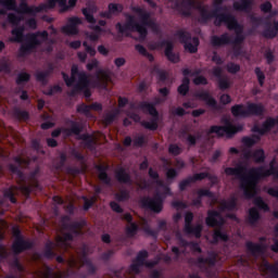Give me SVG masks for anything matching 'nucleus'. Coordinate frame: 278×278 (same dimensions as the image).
<instances>
[{
    "mask_svg": "<svg viewBox=\"0 0 278 278\" xmlns=\"http://www.w3.org/2000/svg\"><path fill=\"white\" fill-rule=\"evenodd\" d=\"M81 93H84L86 99H90V97H92V91L90 90V76H88L86 72H81L79 74L78 83L74 85L68 96L77 97V94Z\"/></svg>",
    "mask_w": 278,
    "mask_h": 278,
    "instance_id": "nucleus-13",
    "label": "nucleus"
},
{
    "mask_svg": "<svg viewBox=\"0 0 278 278\" xmlns=\"http://www.w3.org/2000/svg\"><path fill=\"white\" fill-rule=\"evenodd\" d=\"M147 137H144V135H140L134 139L132 146L137 149H142V147L147 144Z\"/></svg>",
    "mask_w": 278,
    "mask_h": 278,
    "instance_id": "nucleus-59",
    "label": "nucleus"
},
{
    "mask_svg": "<svg viewBox=\"0 0 278 278\" xmlns=\"http://www.w3.org/2000/svg\"><path fill=\"white\" fill-rule=\"evenodd\" d=\"M53 71H55V65L53 63H48V68L46 71H40L35 74L36 81L48 84L50 75H53Z\"/></svg>",
    "mask_w": 278,
    "mask_h": 278,
    "instance_id": "nucleus-30",
    "label": "nucleus"
},
{
    "mask_svg": "<svg viewBox=\"0 0 278 278\" xmlns=\"http://www.w3.org/2000/svg\"><path fill=\"white\" fill-rule=\"evenodd\" d=\"M201 73H203V71L201 68H198L193 72L190 68H184L182 70L184 77H189V76L190 77H201Z\"/></svg>",
    "mask_w": 278,
    "mask_h": 278,
    "instance_id": "nucleus-61",
    "label": "nucleus"
},
{
    "mask_svg": "<svg viewBox=\"0 0 278 278\" xmlns=\"http://www.w3.org/2000/svg\"><path fill=\"white\" fill-rule=\"evenodd\" d=\"M31 75L27 72H21L17 74V77L15 79V84L17 86H25V84H28L30 81Z\"/></svg>",
    "mask_w": 278,
    "mask_h": 278,
    "instance_id": "nucleus-45",
    "label": "nucleus"
},
{
    "mask_svg": "<svg viewBox=\"0 0 278 278\" xmlns=\"http://www.w3.org/2000/svg\"><path fill=\"white\" fill-rule=\"evenodd\" d=\"M261 218H262V215L260 214V211H257V207H251L249 210V214H248L249 225H251L252 227L257 225V223H260Z\"/></svg>",
    "mask_w": 278,
    "mask_h": 278,
    "instance_id": "nucleus-38",
    "label": "nucleus"
},
{
    "mask_svg": "<svg viewBox=\"0 0 278 278\" xmlns=\"http://www.w3.org/2000/svg\"><path fill=\"white\" fill-rule=\"evenodd\" d=\"M180 138H185L188 147H195L197 146V141L199 140V137H197L194 135H190L186 130H184L181 132Z\"/></svg>",
    "mask_w": 278,
    "mask_h": 278,
    "instance_id": "nucleus-47",
    "label": "nucleus"
},
{
    "mask_svg": "<svg viewBox=\"0 0 278 278\" xmlns=\"http://www.w3.org/2000/svg\"><path fill=\"white\" fill-rule=\"evenodd\" d=\"M79 140L85 142L87 149H92L94 147V137L90 134H83L79 136Z\"/></svg>",
    "mask_w": 278,
    "mask_h": 278,
    "instance_id": "nucleus-51",
    "label": "nucleus"
},
{
    "mask_svg": "<svg viewBox=\"0 0 278 278\" xmlns=\"http://www.w3.org/2000/svg\"><path fill=\"white\" fill-rule=\"evenodd\" d=\"M198 266H203V264H207V266H216V254L211 253L207 257L200 256L197 258Z\"/></svg>",
    "mask_w": 278,
    "mask_h": 278,
    "instance_id": "nucleus-41",
    "label": "nucleus"
},
{
    "mask_svg": "<svg viewBox=\"0 0 278 278\" xmlns=\"http://www.w3.org/2000/svg\"><path fill=\"white\" fill-rule=\"evenodd\" d=\"M67 0H47L45 5V11L47 10H53L55 5H59L61 8V12H68V4H66Z\"/></svg>",
    "mask_w": 278,
    "mask_h": 278,
    "instance_id": "nucleus-32",
    "label": "nucleus"
},
{
    "mask_svg": "<svg viewBox=\"0 0 278 278\" xmlns=\"http://www.w3.org/2000/svg\"><path fill=\"white\" fill-rule=\"evenodd\" d=\"M244 129V126L242 124L233 125L229 119H225L224 126L213 125L211 126L208 134H216L218 138H223V136H226L228 138H233L236 134L242 131Z\"/></svg>",
    "mask_w": 278,
    "mask_h": 278,
    "instance_id": "nucleus-11",
    "label": "nucleus"
},
{
    "mask_svg": "<svg viewBox=\"0 0 278 278\" xmlns=\"http://www.w3.org/2000/svg\"><path fill=\"white\" fill-rule=\"evenodd\" d=\"M164 193L156 191L153 198L147 197L142 200V205L147 210L154 212V214H160L164 210Z\"/></svg>",
    "mask_w": 278,
    "mask_h": 278,
    "instance_id": "nucleus-14",
    "label": "nucleus"
},
{
    "mask_svg": "<svg viewBox=\"0 0 278 278\" xmlns=\"http://www.w3.org/2000/svg\"><path fill=\"white\" fill-rule=\"evenodd\" d=\"M18 186H20L21 192H23V194H25V197H29V194H31V192L34 191L33 186L25 185V181L18 180Z\"/></svg>",
    "mask_w": 278,
    "mask_h": 278,
    "instance_id": "nucleus-60",
    "label": "nucleus"
},
{
    "mask_svg": "<svg viewBox=\"0 0 278 278\" xmlns=\"http://www.w3.org/2000/svg\"><path fill=\"white\" fill-rule=\"evenodd\" d=\"M275 159L269 163V169L264 166L247 168L244 165H237L236 167H226L224 173L227 177H236L240 181V189L245 199H253L255 197L254 190L260 182V179L274 176L278 179V170L275 167Z\"/></svg>",
    "mask_w": 278,
    "mask_h": 278,
    "instance_id": "nucleus-1",
    "label": "nucleus"
},
{
    "mask_svg": "<svg viewBox=\"0 0 278 278\" xmlns=\"http://www.w3.org/2000/svg\"><path fill=\"white\" fill-rule=\"evenodd\" d=\"M13 116L17 119V121H23L24 123L29 121V112L27 111H23L21 109H14L13 111Z\"/></svg>",
    "mask_w": 278,
    "mask_h": 278,
    "instance_id": "nucleus-49",
    "label": "nucleus"
},
{
    "mask_svg": "<svg viewBox=\"0 0 278 278\" xmlns=\"http://www.w3.org/2000/svg\"><path fill=\"white\" fill-rule=\"evenodd\" d=\"M197 5H199L197 0H181L180 2L176 1L173 8L176 12L180 13L181 16L190 17L192 16V10H197Z\"/></svg>",
    "mask_w": 278,
    "mask_h": 278,
    "instance_id": "nucleus-16",
    "label": "nucleus"
},
{
    "mask_svg": "<svg viewBox=\"0 0 278 278\" xmlns=\"http://www.w3.org/2000/svg\"><path fill=\"white\" fill-rule=\"evenodd\" d=\"M230 112L235 118H250V116H264L266 108L262 103L249 102L247 109L244 104H235Z\"/></svg>",
    "mask_w": 278,
    "mask_h": 278,
    "instance_id": "nucleus-7",
    "label": "nucleus"
},
{
    "mask_svg": "<svg viewBox=\"0 0 278 278\" xmlns=\"http://www.w3.org/2000/svg\"><path fill=\"white\" fill-rule=\"evenodd\" d=\"M7 18L8 23H10V25H12L13 27H20L18 25H21V23L25 21V17H23V15H16V13H9Z\"/></svg>",
    "mask_w": 278,
    "mask_h": 278,
    "instance_id": "nucleus-44",
    "label": "nucleus"
},
{
    "mask_svg": "<svg viewBox=\"0 0 278 278\" xmlns=\"http://www.w3.org/2000/svg\"><path fill=\"white\" fill-rule=\"evenodd\" d=\"M264 268L267 269L269 273H273L270 278H278V266L273 265L268 262L264 264Z\"/></svg>",
    "mask_w": 278,
    "mask_h": 278,
    "instance_id": "nucleus-63",
    "label": "nucleus"
},
{
    "mask_svg": "<svg viewBox=\"0 0 278 278\" xmlns=\"http://www.w3.org/2000/svg\"><path fill=\"white\" fill-rule=\"evenodd\" d=\"M195 10H198V12L200 13L198 22L201 25H207V23H210V21H212L214 11L210 12V10H207V7H204L203 4H201L199 2L195 7Z\"/></svg>",
    "mask_w": 278,
    "mask_h": 278,
    "instance_id": "nucleus-28",
    "label": "nucleus"
},
{
    "mask_svg": "<svg viewBox=\"0 0 278 278\" xmlns=\"http://www.w3.org/2000/svg\"><path fill=\"white\" fill-rule=\"evenodd\" d=\"M131 11L135 12V14H138V16L140 17L139 25H142L144 29H147V27H151V29L157 28V24L153 20H151L150 12L140 7H132Z\"/></svg>",
    "mask_w": 278,
    "mask_h": 278,
    "instance_id": "nucleus-17",
    "label": "nucleus"
},
{
    "mask_svg": "<svg viewBox=\"0 0 278 278\" xmlns=\"http://www.w3.org/2000/svg\"><path fill=\"white\" fill-rule=\"evenodd\" d=\"M115 28L117 29L118 34H124L126 38H131V33L129 31H137L142 40L149 36V30L140 25V23L136 22V17L131 14H126V23L122 24L118 22L115 25Z\"/></svg>",
    "mask_w": 278,
    "mask_h": 278,
    "instance_id": "nucleus-8",
    "label": "nucleus"
},
{
    "mask_svg": "<svg viewBox=\"0 0 278 278\" xmlns=\"http://www.w3.org/2000/svg\"><path fill=\"white\" fill-rule=\"evenodd\" d=\"M80 266H77L75 260L70 263L71 268L65 271H54L51 266L45 265L43 278H88V275H94L97 273V266L92 264V261L88 258L86 251L83 252L80 257ZM86 266L87 274H79V270Z\"/></svg>",
    "mask_w": 278,
    "mask_h": 278,
    "instance_id": "nucleus-2",
    "label": "nucleus"
},
{
    "mask_svg": "<svg viewBox=\"0 0 278 278\" xmlns=\"http://www.w3.org/2000/svg\"><path fill=\"white\" fill-rule=\"evenodd\" d=\"M115 199L119 203H123V201H129V191L127 190L119 191V193L115 194Z\"/></svg>",
    "mask_w": 278,
    "mask_h": 278,
    "instance_id": "nucleus-64",
    "label": "nucleus"
},
{
    "mask_svg": "<svg viewBox=\"0 0 278 278\" xmlns=\"http://www.w3.org/2000/svg\"><path fill=\"white\" fill-rule=\"evenodd\" d=\"M115 179L118 184H124V186H131L134 180L131 179V174L126 170L125 167L119 166L114 172Z\"/></svg>",
    "mask_w": 278,
    "mask_h": 278,
    "instance_id": "nucleus-24",
    "label": "nucleus"
},
{
    "mask_svg": "<svg viewBox=\"0 0 278 278\" xmlns=\"http://www.w3.org/2000/svg\"><path fill=\"white\" fill-rule=\"evenodd\" d=\"M11 34L13 37L9 38V42H23V39L25 38V26H15Z\"/></svg>",
    "mask_w": 278,
    "mask_h": 278,
    "instance_id": "nucleus-31",
    "label": "nucleus"
},
{
    "mask_svg": "<svg viewBox=\"0 0 278 278\" xmlns=\"http://www.w3.org/2000/svg\"><path fill=\"white\" fill-rule=\"evenodd\" d=\"M99 75H103V70L98 71V79L93 83L94 88H101V90H108V81L101 79Z\"/></svg>",
    "mask_w": 278,
    "mask_h": 278,
    "instance_id": "nucleus-55",
    "label": "nucleus"
},
{
    "mask_svg": "<svg viewBox=\"0 0 278 278\" xmlns=\"http://www.w3.org/2000/svg\"><path fill=\"white\" fill-rule=\"evenodd\" d=\"M162 98H155L154 102H147V101H141L139 102L137 109L141 110L142 112H148L152 118L150 122L142 121L141 122V127H144V129H149L150 131H157V127L160 123V112H157V109L155 105H160L162 103Z\"/></svg>",
    "mask_w": 278,
    "mask_h": 278,
    "instance_id": "nucleus-6",
    "label": "nucleus"
},
{
    "mask_svg": "<svg viewBox=\"0 0 278 278\" xmlns=\"http://www.w3.org/2000/svg\"><path fill=\"white\" fill-rule=\"evenodd\" d=\"M237 207H238V198H236V195L230 197L228 201L223 200L220 202L222 212H225V210H227L228 212H233V210H236Z\"/></svg>",
    "mask_w": 278,
    "mask_h": 278,
    "instance_id": "nucleus-35",
    "label": "nucleus"
},
{
    "mask_svg": "<svg viewBox=\"0 0 278 278\" xmlns=\"http://www.w3.org/2000/svg\"><path fill=\"white\" fill-rule=\"evenodd\" d=\"M159 47H165L164 53L168 62H172V64H179L180 58L179 54L174 52L175 46L173 42L163 40L159 43Z\"/></svg>",
    "mask_w": 278,
    "mask_h": 278,
    "instance_id": "nucleus-23",
    "label": "nucleus"
},
{
    "mask_svg": "<svg viewBox=\"0 0 278 278\" xmlns=\"http://www.w3.org/2000/svg\"><path fill=\"white\" fill-rule=\"evenodd\" d=\"M254 74L256 75L258 86H261V88H264V84L266 81V74H264L261 67H255Z\"/></svg>",
    "mask_w": 278,
    "mask_h": 278,
    "instance_id": "nucleus-56",
    "label": "nucleus"
},
{
    "mask_svg": "<svg viewBox=\"0 0 278 278\" xmlns=\"http://www.w3.org/2000/svg\"><path fill=\"white\" fill-rule=\"evenodd\" d=\"M174 36L179 40L180 45H184V49L188 53H197L199 51V45H201V41L199 40V37H192L190 31L178 29Z\"/></svg>",
    "mask_w": 278,
    "mask_h": 278,
    "instance_id": "nucleus-10",
    "label": "nucleus"
},
{
    "mask_svg": "<svg viewBox=\"0 0 278 278\" xmlns=\"http://www.w3.org/2000/svg\"><path fill=\"white\" fill-rule=\"evenodd\" d=\"M253 204L255 205V207L262 210L263 212H270V206H268V204L264 202V199L262 197L254 198Z\"/></svg>",
    "mask_w": 278,
    "mask_h": 278,
    "instance_id": "nucleus-48",
    "label": "nucleus"
},
{
    "mask_svg": "<svg viewBox=\"0 0 278 278\" xmlns=\"http://www.w3.org/2000/svg\"><path fill=\"white\" fill-rule=\"evenodd\" d=\"M26 41L20 47V55L25 58V55H29L35 49H38L42 41L38 38H42V40H49V33L47 30L29 33L25 36Z\"/></svg>",
    "mask_w": 278,
    "mask_h": 278,
    "instance_id": "nucleus-9",
    "label": "nucleus"
},
{
    "mask_svg": "<svg viewBox=\"0 0 278 278\" xmlns=\"http://www.w3.org/2000/svg\"><path fill=\"white\" fill-rule=\"evenodd\" d=\"M245 247L252 255H264L266 251V247L261 243H254L252 241H248Z\"/></svg>",
    "mask_w": 278,
    "mask_h": 278,
    "instance_id": "nucleus-34",
    "label": "nucleus"
},
{
    "mask_svg": "<svg viewBox=\"0 0 278 278\" xmlns=\"http://www.w3.org/2000/svg\"><path fill=\"white\" fill-rule=\"evenodd\" d=\"M212 47H225L227 45H242V42H236V38L231 39L228 33H224L220 36L213 35L211 37Z\"/></svg>",
    "mask_w": 278,
    "mask_h": 278,
    "instance_id": "nucleus-21",
    "label": "nucleus"
},
{
    "mask_svg": "<svg viewBox=\"0 0 278 278\" xmlns=\"http://www.w3.org/2000/svg\"><path fill=\"white\" fill-rule=\"evenodd\" d=\"M16 187H10L3 190L4 199H9V201L13 204L17 203L16 197H14V190Z\"/></svg>",
    "mask_w": 278,
    "mask_h": 278,
    "instance_id": "nucleus-53",
    "label": "nucleus"
},
{
    "mask_svg": "<svg viewBox=\"0 0 278 278\" xmlns=\"http://www.w3.org/2000/svg\"><path fill=\"white\" fill-rule=\"evenodd\" d=\"M62 31L67 36H77V34H79V29H77V26H72L71 24L63 26Z\"/></svg>",
    "mask_w": 278,
    "mask_h": 278,
    "instance_id": "nucleus-58",
    "label": "nucleus"
},
{
    "mask_svg": "<svg viewBox=\"0 0 278 278\" xmlns=\"http://www.w3.org/2000/svg\"><path fill=\"white\" fill-rule=\"evenodd\" d=\"M189 177L191 178V181L193 184L197 181H203V179H210V181H213V184H215V181H218V177L216 175H211L210 173L205 172L198 173Z\"/></svg>",
    "mask_w": 278,
    "mask_h": 278,
    "instance_id": "nucleus-37",
    "label": "nucleus"
},
{
    "mask_svg": "<svg viewBox=\"0 0 278 278\" xmlns=\"http://www.w3.org/2000/svg\"><path fill=\"white\" fill-rule=\"evenodd\" d=\"M11 249L14 255H21V253H25V251H31V249H34V241L22 237V239L13 241Z\"/></svg>",
    "mask_w": 278,
    "mask_h": 278,
    "instance_id": "nucleus-19",
    "label": "nucleus"
},
{
    "mask_svg": "<svg viewBox=\"0 0 278 278\" xmlns=\"http://www.w3.org/2000/svg\"><path fill=\"white\" fill-rule=\"evenodd\" d=\"M71 128L64 129L65 134L67 136H71L73 134L74 136H80V134L84 131V126L75 121H70Z\"/></svg>",
    "mask_w": 278,
    "mask_h": 278,
    "instance_id": "nucleus-39",
    "label": "nucleus"
},
{
    "mask_svg": "<svg viewBox=\"0 0 278 278\" xmlns=\"http://www.w3.org/2000/svg\"><path fill=\"white\" fill-rule=\"evenodd\" d=\"M79 74H81V72H79V66H77L75 64L72 65L71 76H68V74H66L65 72L61 73L63 80L65 83V86H67V88H73V84H75V81H77V77L79 80Z\"/></svg>",
    "mask_w": 278,
    "mask_h": 278,
    "instance_id": "nucleus-27",
    "label": "nucleus"
},
{
    "mask_svg": "<svg viewBox=\"0 0 278 278\" xmlns=\"http://www.w3.org/2000/svg\"><path fill=\"white\" fill-rule=\"evenodd\" d=\"M277 125V119L275 117H267L260 127V125H254L252 127L253 134H258V136H266V134H270V131Z\"/></svg>",
    "mask_w": 278,
    "mask_h": 278,
    "instance_id": "nucleus-20",
    "label": "nucleus"
},
{
    "mask_svg": "<svg viewBox=\"0 0 278 278\" xmlns=\"http://www.w3.org/2000/svg\"><path fill=\"white\" fill-rule=\"evenodd\" d=\"M223 12V7H216L213 10V18L215 27H222L223 23L226 24L229 31H235V42H244L247 36H244V26L239 24L238 18H236L231 13H218Z\"/></svg>",
    "mask_w": 278,
    "mask_h": 278,
    "instance_id": "nucleus-3",
    "label": "nucleus"
},
{
    "mask_svg": "<svg viewBox=\"0 0 278 278\" xmlns=\"http://www.w3.org/2000/svg\"><path fill=\"white\" fill-rule=\"evenodd\" d=\"M152 73H156L157 74V79L159 81H166V79H168V75L166 74V72L164 70H161L159 65H154L152 67Z\"/></svg>",
    "mask_w": 278,
    "mask_h": 278,
    "instance_id": "nucleus-54",
    "label": "nucleus"
},
{
    "mask_svg": "<svg viewBox=\"0 0 278 278\" xmlns=\"http://www.w3.org/2000/svg\"><path fill=\"white\" fill-rule=\"evenodd\" d=\"M71 222V217L68 215H65L61 218L62 228L65 229V232L62 237H58L56 242L61 249H68L71 247V243L75 238H79V236L84 235V229L86 225V220L80 222Z\"/></svg>",
    "mask_w": 278,
    "mask_h": 278,
    "instance_id": "nucleus-4",
    "label": "nucleus"
},
{
    "mask_svg": "<svg viewBox=\"0 0 278 278\" xmlns=\"http://www.w3.org/2000/svg\"><path fill=\"white\" fill-rule=\"evenodd\" d=\"M21 3L17 8V14H29V16H36V14H40V12H45V3L36 5H30L27 3V0H20Z\"/></svg>",
    "mask_w": 278,
    "mask_h": 278,
    "instance_id": "nucleus-18",
    "label": "nucleus"
},
{
    "mask_svg": "<svg viewBox=\"0 0 278 278\" xmlns=\"http://www.w3.org/2000/svg\"><path fill=\"white\" fill-rule=\"evenodd\" d=\"M97 12V5L92 4L88 8H84L81 10V13L84 14L87 23H90V25L97 24V18H94V13Z\"/></svg>",
    "mask_w": 278,
    "mask_h": 278,
    "instance_id": "nucleus-33",
    "label": "nucleus"
},
{
    "mask_svg": "<svg viewBox=\"0 0 278 278\" xmlns=\"http://www.w3.org/2000/svg\"><path fill=\"white\" fill-rule=\"evenodd\" d=\"M148 257H149V252L147 250L139 251L135 261L129 266L130 273H134L135 275H140V267L147 264Z\"/></svg>",
    "mask_w": 278,
    "mask_h": 278,
    "instance_id": "nucleus-22",
    "label": "nucleus"
},
{
    "mask_svg": "<svg viewBox=\"0 0 278 278\" xmlns=\"http://www.w3.org/2000/svg\"><path fill=\"white\" fill-rule=\"evenodd\" d=\"M217 86L219 90H229V88H231V81L227 76H223L222 78L217 79Z\"/></svg>",
    "mask_w": 278,
    "mask_h": 278,
    "instance_id": "nucleus-52",
    "label": "nucleus"
},
{
    "mask_svg": "<svg viewBox=\"0 0 278 278\" xmlns=\"http://www.w3.org/2000/svg\"><path fill=\"white\" fill-rule=\"evenodd\" d=\"M195 99H199L200 101H204L211 110H220V106L218 105V101L210 92L207 91H199L195 93Z\"/></svg>",
    "mask_w": 278,
    "mask_h": 278,
    "instance_id": "nucleus-26",
    "label": "nucleus"
},
{
    "mask_svg": "<svg viewBox=\"0 0 278 278\" xmlns=\"http://www.w3.org/2000/svg\"><path fill=\"white\" fill-rule=\"evenodd\" d=\"M205 224L207 227H218L213 232V243L218 244L219 242H229V235L226 231H223L220 227L225 225V217L223 214L216 210H208L207 216L205 218Z\"/></svg>",
    "mask_w": 278,
    "mask_h": 278,
    "instance_id": "nucleus-5",
    "label": "nucleus"
},
{
    "mask_svg": "<svg viewBox=\"0 0 278 278\" xmlns=\"http://www.w3.org/2000/svg\"><path fill=\"white\" fill-rule=\"evenodd\" d=\"M53 241L49 240L46 244H45V250L42 252V256L46 260H53L54 257L58 256V254L53 251Z\"/></svg>",
    "mask_w": 278,
    "mask_h": 278,
    "instance_id": "nucleus-40",
    "label": "nucleus"
},
{
    "mask_svg": "<svg viewBox=\"0 0 278 278\" xmlns=\"http://www.w3.org/2000/svg\"><path fill=\"white\" fill-rule=\"evenodd\" d=\"M233 10L236 12H250L251 8H253V0H241V2H233Z\"/></svg>",
    "mask_w": 278,
    "mask_h": 278,
    "instance_id": "nucleus-36",
    "label": "nucleus"
},
{
    "mask_svg": "<svg viewBox=\"0 0 278 278\" xmlns=\"http://www.w3.org/2000/svg\"><path fill=\"white\" fill-rule=\"evenodd\" d=\"M177 92L181 94V97H186L188 92H190V78L184 77L181 85L178 86Z\"/></svg>",
    "mask_w": 278,
    "mask_h": 278,
    "instance_id": "nucleus-43",
    "label": "nucleus"
},
{
    "mask_svg": "<svg viewBox=\"0 0 278 278\" xmlns=\"http://www.w3.org/2000/svg\"><path fill=\"white\" fill-rule=\"evenodd\" d=\"M250 21L254 27H260V25H264L263 37L267 38L268 40H273V38H277L278 35V22L274 21H265L264 17L254 16L250 17Z\"/></svg>",
    "mask_w": 278,
    "mask_h": 278,
    "instance_id": "nucleus-12",
    "label": "nucleus"
},
{
    "mask_svg": "<svg viewBox=\"0 0 278 278\" xmlns=\"http://www.w3.org/2000/svg\"><path fill=\"white\" fill-rule=\"evenodd\" d=\"M123 10H125L123 4L111 2L108 5V11L100 12V16L110 21L112 16H118V14L123 13Z\"/></svg>",
    "mask_w": 278,
    "mask_h": 278,
    "instance_id": "nucleus-25",
    "label": "nucleus"
},
{
    "mask_svg": "<svg viewBox=\"0 0 278 278\" xmlns=\"http://www.w3.org/2000/svg\"><path fill=\"white\" fill-rule=\"evenodd\" d=\"M139 231H140V226L136 222L128 224V226H126L125 228V233L127 238H136Z\"/></svg>",
    "mask_w": 278,
    "mask_h": 278,
    "instance_id": "nucleus-42",
    "label": "nucleus"
},
{
    "mask_svg": "<svg viewBox=\"0 0 278 278\" xmlns=\"http://www.w3.org/2000/svg\"><path fill=\"white\" fill-rule=\"evenodd\" d=\"M226 70L228 73H230V75H236V74L240 73V64L229 62L226 65Z\"/></svg>",
    "mask_w": 278,
    "mask_h": 278,
    "instance_id": "nucleus-62",
    "label": "nucleus"
},
{
    "mask_svg": "<svg viewBox=\"0 0 278 278\" xmlns=\"http://www.w3.org/2000/svg\"><path fill=\"white\" fill-rule=\"evenodd\" d=\"M8 168L10 173H12L13 175H16L20 181H25V174L23 173V170H21V167L18 165L11 163L8 165Z\"/></svg>",
    "mask_w": 278,
    "mask_h": 278,
    "instance_id": "nucleus-46",
    "label": "nucleus"
},
{
    "mask_svg": "<svg viewBox=\"0 0 278 278\" xmlns=\"http://www.w3.org/2000/svg\"><path fill=\"white\" fill-rule=\"evenodd\" d=\"M168 153L169 155L177 157V155H181V153H184V149H181L177 143H170L168 146Z\"/></svg>",
    "mask_w": 278,
    "mask_h": 278,
    "instance_id": "nucleus-57",
    "label": "nucleus"
},
{
    "mask_svg": "<svg viewBox=\"0 0 278 278\" xmlns=\"http://www.w3.org/2000/svg\"><path fill=\"white\" fill-rule=\"evenodd\" d=\"M192 220H194V214L192 212H187L185 214L184 232L187 236H194V238H201V233H203V225L198 224L195 226H192Z\"/></svg>",
    "mask_w": 278,
    "mask_h": 278,
    "instance_id": "nucleus-15",
    "label": "nucleus"
},
{
    "mask_svg": "<svg viewBox=\"0 0 278 278\" xmlns=\"http://www.w3.org/2000/svg\"><path fill=\"white\" fill-rule=\"evenodd\" d=\"M110 166L105 165H98L97 170L99 173L98 179L103 184L104 186H108L109 188H112L114 184L112 182V177L108 174Z\"/></svg>",
    "mask_w": 278,
    "mask_h": 278,
    "instance_id": "nucleus-29",
    "label": "nucleus"
},
{
    "mask_svg": "<svg viewBox=\"0 0 278 278\" xmlns=\"http://www.w3.org/2000/svg\"><path fill=\"white\" fill-rule=\"evenodd\" d=\"M252 157L256 164H263L266 161V154L263 149L255 150L252 153Z\"/></svg>",
    "mask_w": 278,
    "mask_h": 278,
    "instance_id": "nucleus-50",
    "label": "nucleus"
}]
</instances>
